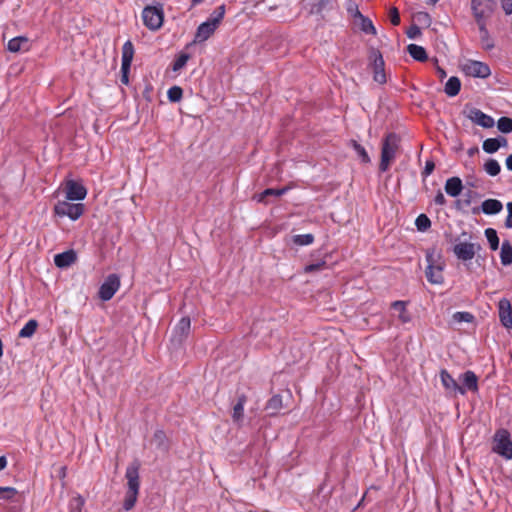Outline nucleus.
Here are the masks:
<instances>
[{
    "instance_id": "f257e3e1",
    "label": "nucleus",
    "mask_w": 512,
    "mask_h": 512,
    "mask_svg": "<svg viewBox=\"0 0 512 512\" xmlns=\"http://www.w3.org/2000/svg\"><path fill=\"white\" fill-rule=\"evenodd\" d=\"M127 479V491L123 503V508L126 511L131 510L139 494L140 481H139V464L137 462L130 464L125 472Z\"/></svg>"
},
{
    "instance_id": "f03ea898",
    "label": "nucleus",
    "mask_w": 512,
    "mask_h": 512,
    "mask_svg": "<svg viewBox=\"0 0 512 512\" xmlns=\"http://www.w3.org/2000/svg\"><path fill=\"white\" fill-rule=\"evenodd\" d=\"M400 138L395 133H389L383 139L381 147V160L379 169L381 172H386L391 163L396 157L397 150L399 148Z\"/></svg>"
},
{
    "instance_id": "7ed1b4c3",
    "label": "nucleus",
    "mask_w": 512,
    "mask_h": 512,
    "mask_svg": "<svg viewBox=\"0 0 512 512\" xmlns=\"http://www.w3.org/2000/svg\"><path fill=\"white\" fill-rule=\"evenodd\" d=\"M496 7L494 0H471V12L477 25L487 24Z\"/></svg>"
},
{
    "instance_id": "20e7f679",
    "label": "nucleus",
    "mask_w": 512,
    "mask_h": 512,
    "mask_svg": "<svg viewBox=\"0 0 512 512\" xmlns=\"http://www.w3.org/2000/svg\"><path fill=\"white\" fill-rule=\"evenodd\" d=\"M142 20L149 30H159L164 21L163 5L158 3L157 5L146 6L142 11Z\"/></svg>"
},
{
    "instance_id": "39448f33",
    "label": "nucleus",
    "mask_w": 512,
    "mask_h": 512,
    "mask_svg": "<svg viewBox=\"0 0 512 512\" xmlns=\"http://www.w3.org/2000/svg\"><path fill=\"white\" fill-rule=\"evenodd\" d=\"M427 268L425 271L426 278L431 284H442L444 281V277L442 274L444 265L443 263L437 259L436 255L433 252H428L426 254Z\"/></svg>"
},
{
    "instance_id": "423d86ee",
    "label": "nucleus",
    "mask_w": 512,
    "mask_h": 512,
    "mask_svg": "<svg viewBox=\"0 0 512 512\" xmlns=\"http://www.w3.org/2000/svg\"><path fill=\"white\" fill-rule=\"evenodd\" d=\"M493 451L505 459H512V440L506 429H499L494 435Z\"/></svg>"
},
{
    "instance_id": "0eeeda50",
    "label": "nucleus",
    "mask_w": 512,
    "mask_h": 512,
    "mask_svg": "<svg viewBox=\"0 0 512 512\" xmlns=\"http://www.w3.org/2000/svg\"><path fill=\"white\" fill-rule=\"evenodd\" d=\"M54 213L59 217H68L72 221L79 219L84 213L82 203H70L68 200L58 201L54 206Z\"/></svg>"
},
{
    "instance_id": "6e6552de",
    "label": "nucleus",
    "mask_w": 512,
    "mask_h": 512,
    "mask_svg": "<svg viewBox=\"0 0 512 512\" xmlns=\"http://www.w3.org/2000/svg\"><path fill=\"white\" fill-rule=\"evenodd\" d=\"M481 250L479 243H471L466 241H460L453 247V253L458 260L463 262L472 260L476 253Z\"/></svg>"
},
{
    "instance_id": "1a4fd4ad",
    "label": "nucleus",
    "mask_w": 512,
    "mask_h": 512,
    "mask_svg": "<svg viewBox=\"0 0 512 512\" xmlns=\"http://www.w3.org/2000/svg\"><path fill=\"white\" fill-rule=\"evenodd\" d=\"M120 287V278L117 274H110L101 284L98 296L102 301H109Z\"/></svg>"
},
{
    "instance_id": "9d476101",
    "label": "nucleus",
    "mask_w": 512,
    "mask_h": 512,
    "mask_svg": "<svg viewBox=\"0 0 512 512\" xmlns=\"http://www.w3.org/2000/svg\"><path fill=\"white\" fill-rule=\"evenodd\" d=\"M134 56V46L130 40H127L122 46V57H121V82L128 84V74L130 71L131 63Z\"/></svg>"
},
{
    "instance_id": "9b49d317",
    "label": "nucleus",
    "mask_w": 512,
    "mask_h": 512,
    "mask_svg": "<svg viewBox=\"0 0 512 512\" xmlns=\"http://www.w3.org/2000/svg\"><path fill=\"white\" fill-rule=\"evenodd\" d=\"M463 72L467 76L476 78H488L491 74L489 66L481 61L469 60L463 65Z\"/></svg>"
},
{
    "instance_id": "f8f14e48",
    "label": "nucleus",
    "mask_w": 512,
    "mask_h": 512,
    "mask_svg": "<svg viewBox=\"0 0 512 512\" xmlns=\"http://www.w3.org/2000/svg\"><path fill=\"white\" fill-rule=\"evenodd\" d=\"M370 58L372 60L371 67L373 71V80L379 84L386 83L384 59L382 54L378 50H373Z\"/></svg>"
},
{
    "instance_id": "ddd939ff",
    "label": "nucleus",
    "mask_w": 512,
    "mask_h": 512,
    "mask_svg": "<svg viewBox=\"0 0 512 512\" xmlns=\"http://www.w3.org/2000/svg\"><path fill=\"white\" fill-rule=\"evenodd\" d=\"M191 328V321L189 317H182L175 326L171 342L174 345H181L183 340L188 336Z\"/></svg>"
},
{
    "instance_id": "4468645a",
    "label": "nucleus",
    "mask_w": 512,
    "mask_h": 512,
    "mask_svg": "<svg viewBox=\"0 0 512 512\" xmlns=\"http://www.w3.org/2000/svg\"><path fill=\"white\" fill-rule=\"evenodd\" d=\"M65 191H66V200H68V201H81L87 195L86 188L82 184H80L74 180H69L66 183Z\"/></svg>"
},
{
    "instance_id": "2eb2a0df",
    "label": "nucleus",
    "mask_w": 512,
    "mask_h": 512,
    "mask_svg": "<svg viewBox=\"0 0 512 512\" xmlns=\"http://www.w3.org/2000/svg\"><path fill=\"white\" fill-rule=\"evenodd\" d=\"M498 313L501 324L507 329H512V306L507 298L499 300Z\"/></svg>"
},
{
    "instance_id": "dca6fc26",
    "label": "nucleus",
    "mask_w": 512,
    "mask_h": 512,
    "mask_svg": "<svg viewBox=\"0 0 512 512\" xmlns=\"http://www.w3.org/2000/svg\"><path fill=\"white\" fill-rule=\"evenodd\" d=\"M468 118L475 124L483 127V128H492L495 125V121L493 117L488 114H485L483 111L477 108H473L470 110L468 114Z\"/></svg>"
},
{
    "instance_id": "f3484780",
    "label": "nucleus",
    "mask_w": 512,
    "mask_h": 512,
    "mask_svg": "<svg viewBox=\"0 0 512 512\" xmlns=\"http://www.w3.org/2000/svg\"><path fill=\"white\" fill-rule=\"evenodd\" d=\"M440 380L447 392L454 395H463V389L460 388V385L458 384L457 380H455L447 370L442 369L440 371Z\"/></svg>"
},
{
    "instance_id": "a211bd4d",
    "label": "nucleus",
    "mask_w": 512,
    "mask_h": 512,
    "mask_svg": "<svg viewBox=\"0 0 512 512\" xmlns=\"http://www.w3.org/2000/svg\"><path fill=\"white\" fill-rule=\"evenodd\" d=\"M459 380L462 381V385H460V388L463 389V395H465L467 391H478V377L473 371H465L460 375Z\"/></svg>"
},
{
    "instance_id": "6ab92c4d",
    "label": "nucleus",
    "mask_w": 512,
    "mask_h": 512,
    "mask_svg": "<svg viewBox=\"0 0 512 512\" xmlns=\"http://www.w3.org/2000/svg\"><path fill=\"white\" fill-rule=\"evenodd\" d=\"M216 29L217 27L215 24L208 20L201 23L196 30L194 43H202L208 40L214 34Z\"/></svg>"
},
{
    "instance_id": "aec40b11",
    "label": "nucleus",
    "mask_w": 512,
    "mask_h": 512,
    "mask_svg": "<svg viewBox=\"0 0 512 512\" xmlns=\"http://www.w3.org/2000/svg\"><path fill=\"white\" fill-rule=\"evenodd\" d=\"M77 260V253L73 249H69L54 256V263L58 268H68Z\"/></svg>"
},
{
    "instance_id": "412c9836",
    "label": "nucleus",
    "mask_w": 512,
    "mask_h": 512,
    "mask_svg": "<svg viewBox=\"0 0 512 512\" xmlns=\"http://www.w3.org/2000/svg\"><path fill=\"white\" fill-rule=\"evenodd\" d=\"M8 51L12 53L25 52L30 49L29 39L25 36H17L8 41Z\"/></svg>"
},
{
    "instance_id": "4be33fe9",
    "label": "nucleus",
    "mask_w": 512,
    "mask_h": 512,
    "mask_svg": "<svg viewBox=\"0 0 512 512\" xmlns=\"http://www.w3.org/2000/svg\"><path fill=\"white\" fill-rule=\"evenodd\" d=\"M354 18L359 19V27L361 31H363L365 34L376 35L377 32L373 22L368 17L364 16L359 11L358 7H355Z\"/></svg>"
},
{
    "instance_id": "5701e85b",
    "label": "nucleus",
    "mask_w": 512,
    "mask_h": 512,
    "mask_svg": "<svg viewBox=\"0 0 512 512\" xmlns=\"http://www.w3.org/2000/svg\"><path fill=\"white\" fill-rule=\"evenodd\" d=\"M503 204L497 199H486L481 204V211L486 215H495L502 211Z\"/></svg>"
},
{
    "instance_id": "b1692460",
    "label": "nucleus",
    "mask_w": 512,
    "mask_h": 512,
    "mask_svg": "<svg viewBox=\"0 0 512 512\" xmlns=\"http://www.w3.org/2000/svg\"><path fill=\"white\" fill-rule=\"evenodd\" d=\"M463 189L462 181L459 177H451L446 180L445 191L451 197H457L460 195Z\"/></svg>"
},
{
    "instance_id": "393cba45",
    "label": "nucleus",
    "mask_w": 512,
    "mask_h": 512,
    "mask_svg": "<svg viewBox=\"0 0 512 512\" xmlns=\"http://www.w3.org/2000/svg\"><path fill=\"white\" fill-rule=\"evenodd\" d=\"M247 401V397L242 394L238 397L237 403L233 407L232 419L235 423L240 425L244 418V405Z\"/></svg>"
},
{
    "instance_id": "a878e982",
    "label": "nucleus",
    "mask_w": 512,
    "mask_h": 512,
    "mask_svg": "<svg viewBox=\"0 0 512 512\" xmlns=\"http://www.w3.org/2000/svg\"><path fill=\"white\" fill-rule=\"evenodd\" d=\"M480 33V41L483 49L491 50L494 48V41L491 39L489 31L487 29V24L477 25Z\"/></svg>"
},
{
    "instance_id": "bb28decb",
    "label": "nucleus",
    "mask_w": 512,
    "mask_h": 512,
    "mask_svg": "<svg viewBox=\"0 0 512 512\" xmlns=\"http://www.w3.org/2000/svg\"><path fill=\"white\" fill-rule=\"evenodd\" d=\"M407 51H408L409 55L416 61L424 62L428 58L424 47L419 46L417 44H409L407 46Z\"/></svg>"
},
{
    "instance_id": "cd10ccee",
    "label": "nucleus",
    "mask_w": 512,
    "mask_h": 512,
    "mask_svg": "<svg viewBox=\"0 0 512 512\" xmlns=\"http://www.w3.org/2000/svg\"><path fill=\"white\" fill-rule=\"evenodd\" d=\"M461 88V82L458 77L452 76L448 79V81L445 84L444 92L449 97L456 96Z\"/></svg>"
},
{
    "instance_id": "c85d7f7f",
    "label": "nucleus",
    "mask_w": 512,
    "mask_h": 512,
    "mask_svg": "<svg viewBox=\"0 0 512 512\" xmlns=\"http://www.w3.org/2000/svg\"><path fill=\"white\" fill-rule=\"evenodd\" d=\"M391 307L399 312L398 318L402 323H408L411 321V315L406 309V302L397 300L391 304Z\"/></svg>"
},
{
    "instance_id": "c756f323",
    "label": "nucleus",
    "mask_w": 512,
    "mask_h": 512,
    "mask_svg": "<svg viewBox=\"0 0 512 512\" xmlns=\"http://www.w3.org/2000/svg\"><path fill=\"white\" fill-rule=\"evenodd\" d=\"M501 264L503 266H509L512 264V245L509 241L505 240L502 242L500 251Z\"/></svg>"
},
{
    "instance_id": "7c9ffc66",
    "label": "nucleus",
    "mask_w": 512,
    "mask_h": 512,
    "mask_svg": "<svg viewBox=\"0 0 512 512\" xmlns=\"http://www.w3.org/2000/svg\"><path fill=\"white\" fill-rule=\"evenodd\" d=\"M335 2V0H319L311 6L310 12L312 14H322L325 11L331 10Z\"/></svg>"
},
{
    "instance_id": "2f4dec72",
    "label": "nucleus",
    "mask_w": 512,
    "mask_h": 512,
    "mask_svg": "<svg viewBox=\"0 0 512 512\" xmlns=\"http://www.w3.org/2000/svg\"><path fill=\"white\" fill-rule=\"evenodd\" d=\"M38 327V322L35 319H30L23 328L19 331L20 338H30L34 335Z\"/></svg>"
},
{
    "instance_id": "473e14b6",
    "label": "nucleus",
    "mask_w": 512,
    "mask_h": 512,
    "mask_svg": "<svg viewBox=\"0 0 512 512\" xmlns=\"http://www.w3.org/2000/svg\"><path fill=\"white\" fill-rule=\"evenodd\" d=\"M350 145L354 149V151L357 154V157L360 159V161L364 164L370 163L371 159L366 151V149L359 144L356 140H351Z\"/></svg>"
},
{
    "instance_id": "72a5a7b5",
    "label": "nucleus",
    "mask_w": 512,
    "mask_h": 512,
    "mask_svg": "<svg viewBox=\"0 0 512 512\" xmlns=\"http://www.w3.org/2000/svg\"><path fill=\"white\" fill-rule=\"evenodd\" d=\"M288 189H289L288 187H284L281 189L267 188L262 193L257 195V201L264 202L265 198L268 196L280 197V196L284 195L288 191Z\"/></svg>"
},
{
    "instance_id": "f704fd0d",
    "label": "nucleus",
    "mask_w": 512,
    "mask_h": 512,
    "mask_svg": "<svg viewBox=\"0 0 512 512\" xmlns=\"http://www.w3.org/2000/svg\"><path fill=\"white\" fill-rule=\"evenodd\" d=\"M282 408V398L280 395L272 396L266 404V410L269 411L271 415L277 414V412Z\"/></svg>"
},
{
    "instance_id": "c9c22d12",
    "label": "nucleus",
    "mask_w": 512,
    "mask_h": 512,
    "mask_svg": "<svg viewBox=\"0 0 512 512\" xmlns=\"http://www.w3.org/2000/svg\"><path fill=\"white\" fill-rule=\"evenodd\" d=\"M485 172L490 176H497L501 171L499 162L493 158L488 159L484 164Z\"/></svg>"
},
{
    "instance_id": "e433bc0d",
    "label": "nucleus",
    "mask_w": 512,
    "mask_h": 512,
    "mask_svg": "<svg viewBox=\"0 0 512 512\" xmlns=\"http://www.w3.org/2000/svg\"><path fill=\"white\" fill-rule=\"evenodd\" d=\"M484 233L488 240L491 250H497L499 247V237L497 235L496 230L493 228H487Z\"/></svg>"
},
{
    "instance_id": "4c0bfd02",
    "label": "nucleus",
    "mask_w": 512,
    "mask_h": 512,
    "mask_svg": "<svg viewBox=\"0 0 512 512\" xmlns=\"http://www.w3.org/2000/svg\"><path fill=\"white\" fill-rule=\"evenodd\" d=\"M292 241L295 245H298V246H307V245H310L313 243L314 241V236L313 234H299V235H294L292 237Z\"/></svg>"
},
{
    "instance_id": "58836bf2",
    "label": "nucleus",
    "mask_w": 512,
    "mask_h": 512,
    "mask_svg": "<svg viewBox=\"0 0 512 512\" xmlns=\"http://www.w3.org/2000/svg\"><path fill=\"white\" fill-rule=\"evenodd\" d=\"M224 15H225V6L221 5L213 11V13L210 15V17L207 20L210 21L211 23H214L215 26L218 27L219 24L221 23V21L223 20Z\"/></svg>"
},
{
    "instance_id": "ea45409f",
    "label": "nucleus",
    "mask_w": 512,
    "mask_h": 512,
    "mask_svg": "<svg viewBox=\"0 0 512 512\" xmlns=\"http://www.w3.org/2000/svg\"><path fill=\"white\" fill-rule=\"evenodd\" d=\"M497 128L502 133H511L512 132V118L510 117H500L497 121Z\"/></svg>"
},
{
    "instance_id": "a19ab883",
    "label": "nucleus",
    "mask_w": 512,
    "mask_h": 512,
    "mask_svg": "<svg viewBox=\"0 0 512 512\" xmlns=\"http://www.w3.org/2000/svg\"><path fill=\"white\" fill-rule=\"evenodd\" d=\"M190 58V55L187 53H180L178 57L174 60L172 64V70L174 72L180 71L182 68L185 67L188 60Z\"/></svg>"
},
{
    "instance_id": "79ce46f5",
    "label": "nucleus",
    "mask_w": 512,
    "mask_h": 512,
    "mask_svg": "<svg viewBox=\"0 0 512 512\" xmlns=\"http://www.w3.org/2000/svg\"><path fill=\"white\" fill-rule=\"evenodd\" d=\"M415 225L418 231L424 232L431 226V220L425 214H420L416 220Z\"/></svg>"
},
{
    "instance_id": "37998d69",
    "label": "nucleus",
    "mask_w": 512,
    "mask_h": 512,
    "mask_svg": "<svg viewBox=\"0 0 512 512\" xmlns=\"http://www.w3.org/2000/svg\"><path fill=\"white\" fill-rule=\"evenodd\" d=\"M183 90L179 86H172L167 91V97L171 102H179L182 99Z\"/></svg>"
},
{
    "instance_id": "c03bdc74",
    "label": "nucleus",
    "mask_w": 512,
    "mask_h": 512,
    "mask_svg": "<svg viewBox=\"0 0 512 512\" xmlns=\"http://www.w3.org/2000/svg\"><path fill=\"white\" fill-rule=\"evenodd\" d=\"M475 319L474 315L466 311H458L453 314V320L457 323L467 322L471 323Z\"/></svg>"
},
{
    "instance_id": "a18cd8bd",
    "label": "nucleus",
    "mask_w": 512,
    "mask_h": 512,
    "mask_svg": "<svg viewBox=\"0 0 512 512\" xmlns=\"http://www.w3.org/2000/svg\"><path fill=\"white\" fill-rule=\"evenodd\" d=\"M482 148L486 153L493 154L499 150V144L495 138H488L484 140Z\"/></svg>"
},
{
    "instance_id": "49530a36",
    "label": "nucleus",
    "mask_w": 512,
    "mask_h": 512,
    "mask_svg": "<svg viewBox=\"0 0 512 512\" xmlns=\"http://www.w3.org/2000/svg\"><path fill=\"white\" fill-rule=\"evenodd\" d=\"M17 494V490L13 487H0V499L9 500Z\"/></svg>"
},
{
    "instance_id": "de8ad7c7",
    "label": "nucleus",
    "mask_w": 512,
    "mask_h": 512,
    "mask_svg": "<svg viewBox=\"0 0 512 512\" xmlns=\"http://www.w3.org/2000/svg\"><path fill=\"white\" fill-rule=\"evenodd\" d=\"M326 266L325 261H318L316 263H311L305 266L304 271L306 273H312L316 271L322 270Z\"/></svg>"
},
{
    "instance_id": "09e8293b",
    "label": "nucleus",
    "mask_w": 512,
    "mask_h": 512,
    "mask_svg": "<svg viewBox=\"0 0 512 512\" xmlns=\"http://www.w3.org/2000/svg\"><path fill=\"white\" fill-rule=\"evenodd\" d=\"M389 18L392 25L397 26L400 24V15L396 7H391L389 9Z\"/></svg>"
},
{
    "instance_id": "8fccbe9b",
    "label": "nucleus",
    "mask_w": 512,
    "mask_h": 512,
    "mask_svg": "<svg viewBox=\"0 0 512 512\" xmlns=\"http://www.w3.org/2000/svg\"><path fill=\"white\" fill-rule=\"evenodd\" d=\"M406 34L408 38L415 39L421 35V30L417 25L414 24L409 27Z\"/></svg>"
},
{
    "instance_id": "3c124183",
    "label": "nucleus",
    "mask_w": 512,
    "mask_h": 512,
    "mask_svg": "<svg viewBox=\"0 0 512 512\" xmlns=\"http://www.w3.org/2000/svg\"><path fill=\"white\" fill-rule=\"evenodd\" d=\"M434 168H435V164L433 161H426L425 167L423 170V175L429 176L433 172Z\"/></svg>"
},
{
    "instance_id": "603ef678",
    "label": "nucleus",
    "mask_w": 512,
    "mask_h": 512,
    "mask_svg": "<svg viewBox=\"0 0 512 512\" xmlns=\"http://www.w3.org/2000/svg\"><path fill=\"white\" fill-rule=\"evenodd\" d=\"M434 203L438 206H443L445 205L446 203V198L444 196V194L441 192V191H438L435 198H434Z\"/></svg>"
},
{
    "instance_id": "864d4df0",
    "label": "nucleus",
    "mask_w": 512,
    "mask_h": 512,
    "mask_svg": "<svg viewBox=\"0 0 512 512\" xmlns=\"http://www.w3.org/2000/svg\"><path fill=\"white\" fill-rule=\"evenodd\" d=\"M501 4L506 14L512 13V0H501Z\"/></svg>"
},
{
    "instance_id": "5fc2aeb1",
    "label": "nucleus",
    "mask_w": 512,
    "mask_h": 512,
    "mask_svg": "<svg viewBox=\"0 0 512 512\" xmlns=\"http://www.w3.org/2000/svg\"><path fill=\"white\" fill-rule=\"evenodd\" d=\"M164 439H165V434L162 430H157L154 433V440L158 442V445H161Z\"/></svg>"
},
{
    "instance_id": "6e6d98bb",
    "label": "nucleus",
    "mask_w": 512,
    "mask_h": 512,
    "mask_svg": "<svg viewBox=\"0 0 512 512\" xmlns=\"http://www.w3.org/2000/svg\"><path fill=\"white\" fill-rule=\"evenodd\" d=\"M436 72H437L438 77L441 80H443L447 76L446 71L443 68H441L440 66L436 67Z\"/></svg>"
},
{
    "instance_id": "4d7b16f0",
    "label": "nucleus",
    "mask_w": 512,
    "mask_h": 512,
    "mask_svg": "<svg viewBox=\"0 0 512 512\" xmlns=\"http://www.w3.org/2000/svg\"><path fill=\"white\" fill-rule=\"evenodd\" d=\"M495 139L497 140V143L499 144V148L500 147H506L508 145V141L504 137H497Z\"/></svg>"
},
{
    "instance_id": "13d9d810",
    "label": "nucleus",
    "mask_w": 512,
    "mask_h": 512,
    "mask_svg": "<svg viewBox=\"0 0 512 512\" xmlns=\"http://www.w3.org/2000/svg\"><path fill=\"white\" fill-rule=\"evenodd\" d=\"M505 227L509 229L512 228V214H510L509 212L505 220Z\"/></svg>"
},
{
    "instance_id": "bf43d9fd",
    "label": "nucleus",
    "mask_w": 512,
    "mask_h": 512,
    "mask_svg": "<svg viewBox=\"0 0 512 512\" xmlns=\"http://www.w3.org/2000/svg\"><path fill=\"white\" fill-rule=\"evenodd\" d=\"M506 167L508 170L512 171V154H510L507 158H506Z\"/></svg>"
},
{
    "instance_id": "052dcab7",
    "label": "nucleus",
    "mask_w": 512,
    "mask_h": 512,
    "mask_svg": "<svg viewBox=\"0 0 512 512\" xmlns=\"http://www.w3.org/2000/svg\"><path fill=\"white\" fill-rule=\"evenodd\" d=\"M7 466V460L5 456H0V471Z\"/></svg>"
},
{
    "instance_id": "680f3d73",
    "label": "nucleus",
    "mask_w": 512,
    "mask_h": 512,
    "mask_svg": "<svg viewBox=\"0 0 512 512\" xmlns=\"http://www.w3.org/2000/svg\"><path fill=\"white\" fill-rule=\"evenodd\" d=\"M355 7H357V5H350L348 7V12L354 17V14H355Z\"/></svg>"
},
{
    "instance_id": "e2e57ef3",
    "label": "nucleus",
    "mask_w": 512,
    "mask_h": 512,
    "mask_svg": "<svg viewBox=\"0 0 512 512\" xmlns=\"http://www.w3.org/2000/svg\"><path fill=\"white\" fill-rule=\"evenodd\" d=\"M507 210L510 214H512V202L507 203Z\"/></svg>"
},
{
    "instance_id": "0e129e2a",
    "label": "nucleus",
    "mask_w": 512,
    "mask_h": 512,
    "mask_svg": "<svg viewBox=\"0 0 512 512\" xmlns=\"http://www.w3.org/2000/svg\"><path fill=\"white\" fill-rule=\"evenodd\" d=\"M204 0H192V5H198L200 4L201 2H203Z\"/></svg>"
},
{
    "instance_id": "69168bd1",
    "label": "nucleus",
    "mask_w": 512,
    "mask_h": 512,
    "mask_svg": "<svg viewBox=\"0 0 512 512\" xmlns=\"http://www.w3.org/2000/svg\"><path fill=\"white\" fill-rule=\"evenodd\" d=\"M420 17H424V18H427V19L429 18V16H428V14H427V13H420V14H419V18H420Z\"/></svg>"
},
{
    "instance_id": "338daca9",
    "label": "nucleus",
    "mask_w": 512,
    "mask_h": 512,
    "mask_svg": "<svg viewBox=\"0 0 512 512\" xmlns=\"http://www.w3.org/2000/svg\"><path fill=\"white\" fill-rule=\"evenodd\" d=\"M438 1H439V0H428V3H429V4L434 5V4H436Z\"/></svg>"
},
{
    "instance_id": "774afa93",
    "label": "nucleus",
    "mask_w": 512,
    "mask_h": 512,
    "mask_svg": "<svg viewBox=\"0 0 512 512\" xmlns=\"http://www.w3.org/2000/svg\"><path fill=\"white\" fill-rule=\"evenodd\" d=\"M477 150H478L477 148L470 149V150H469V154H470V155H473V153H474L475 151H477Z\"/></svg>"
}]
</instances>
